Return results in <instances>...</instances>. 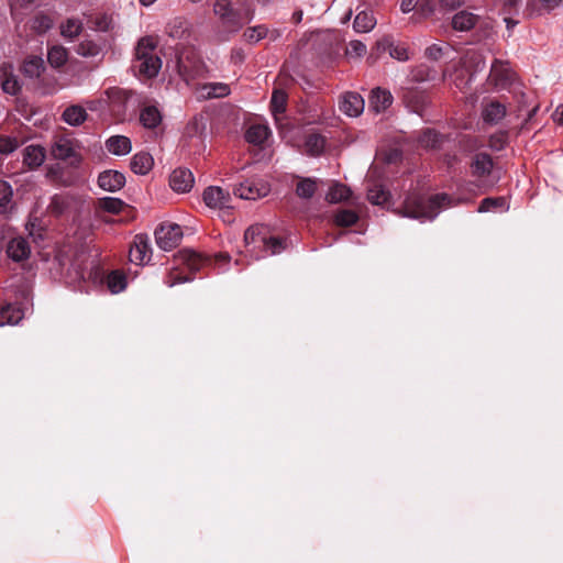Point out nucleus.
<instances>
[{
    "instance_id": "nucleus-41",
    "label": "nucleus",
    "mask_w": 563,
    "mask_h": 563,
    "mask_svg": "<svg viewBox=\"0 0 563 563\" xmlns=\"http://www.w3.org/2000/svg\"><path fill=\"white\" fill-rule=\"evenodd\" d=\"M351 195L350 188L343 184H334L330 187L327 194V200L331 203H338L346 200Z\"/></svg>"
},
{
    "instance_id": "nucleus-7",
    "label": "nucleus",
    "mask_w": 563,
    "mask_h": 563,
    "mask_svg": "<svg viewBox=\"0 0 563 563\" xmlns=\"http://www.w3.org/2000/svg\"><path fill=\"white\" fill-rule=\"evenodd\" d=\"M177 68L179 75L187 84L201 76L205 71L202 62L191 51L181 53L178 56Z\"/></svg>"
},
{
    "instance_id": "nucleus-14",
    "label": "nucleus",
    "mask_w": 563,
    "mask_h": 563,
    "mask_svg": "<svg viewBox=\"0 0 563 563\" xmlns=\"http://www.w3.org/2000/svg\"><path fill=\"white\" fill-rule=\"evenodd\" d=\"M125 184V177L117 170H104L98 177V185L106 191H118Z\"/></svg>"
},
{
    "instance_id": "nucleus-58",
    "label": "nucleus",
    "mask_w": 563,
    "mask_h": 563,
    "mask_svg": "<svg viewBox=\"0 0 563 563\" xmlns=\"http://www.w3.org/2000/svg\"><path fill=\"white\" fill-rule=\"evenodd\" d=\"M389 54L393 58H396L401 62L407 60L409 58L408 49L404 45L391 46Z\"/></svg>"
},
{
    "instance_id": "nucleus-27",
    "label": "nucleus",
    "mask_w": 563,
    "mask_h": 563,
    "mask_svg": "<svg viewBox=\"0 0 563 563\" xmlns=\"http://www.w3.org/2000/svg\"><path fill=\"white\" fill-rule=\"evenodd\" d=\"M154 159L150 153H136L131 159V169L139 175H146L153 167Z\"/></svg>"
},
{
    "instance_id": "nucleus-35",
    "label": "nucleus",
    "mask_w": 563,
    "mask_h": 563,
    "mask_svg": "<svg viewBox=\"0 0 563 563\" xmlns=\"http://www.w3.org/2000/svg\"><path fill=\"white\" fill-rule=\"evenodd\" d=\"M189 23L185 18H174L167 25L169 36L174 38H183L188 33Z\"/></svg>"
},
{
    "instance_id": "nucleus-29",
    "label": "nucleus",
    "mask_w": 563,
    "mask_h": 563,
    "mask_svg": "<svg viewBox=\"0 0 563 563\" xmlns=\"http://www.w3.org/2000/svg\"><path fill=\"white\" fill-rule=\"evenodd\" d=\"M0 84L2 90L11 96L16 95L21 89L18 78L10 71L9 67L0 68Z\"/></svg>"
},
{
    "instance_id": "nucleus-8",
    "label": "nucleus",
    "mask_w": 563,
    "mask_h": 563,
    "mask_svg": "<svg viewBox=\"0 0 563 563\" xmlns=\"http://www.w3.org/2000/svg\"><path fill=\"white\" fill-rule=\"evenodd\" d=\"M183 239V230L176 223H162L155 231V240L159 249L170 251Z\"/></svg>"
},
{
    "instance_id": "nucleus-4",
    "label": "nucleus",
    "mask_w": 563,
    "mask_h": 563,
    "mask_svg": "<svg viewBox=\"0 0 563 563\" xmlns=\"http://www.w3.org/2000/svg\"><path fill=\"white\" fill-rule=\"evenodd\" d=\"M51 155L58 161L77 167L82 161L79 142L68 136H57L51 145Z\"/></svg>"
},
{
    "instance_id": "nucleus-2",
    "label": "nucleus",
    "mask_w": 563,
    "mask_h": 563,
    "mask_svg": "<svg viewBox=\"0 0 563 563\" xmlns=\"http://www.w3.org/2000/svg\"><path fill=\"white\" fill-rule=\"evenodd\" d=\"M247 251L255 258L280 253L285 249L282 239L269 234L268 228L262 224L250 227L244 233Z\"/></svg>"
},
{
    "instance_id": "nucleus-10",
    "label": "nucleus",
    "mask_w": 563,
    "mask_h": 563,
    "mask_svg": "<svg viewBox=\"0 0 563 563\" xmlns=\"http://www.w3.org/2000/svg\"><path fill=\"white\" fill-rule=\"evenodd\" d=\"M205 203L212 209L229 208L231 203V195L229 191L219 186H210L202 194Z\"/></svg>"
},
{
    "instance_id": "nucleus-1",
    "label": "nucleus",
    "mask_w": 563,
    "mask_h": 563,
    "mask_svg": "<svg viewBox=\"0 0 563 563\" xmlns=\"http://www.w3.org/2000/svg\"><path fill=\"white\" fill-rule=\"evenodd\" d=\"M213 13L227 32L236 33L251 22L254 9L249 0H216Z\"/></svg>"
},
{
    "instance_id": "nucleus-28",
    "label": "nucleus",
    "mask_w": 563,
    "mask_h": 563,
    "mask_svg": "<svg viewBox=\"0 0 563 563\" xmlns=\"http://www.w3.org/2000/svg\"><path fill=\"white\" fill-rule=\"evenodd\" d=\"M24 317L22 309L8 303L0 309V327L5 324H18Z\"/></svg>"
},
{
    "instance_id": "nucleus-38",
    "label": "nucleus",
    "mask_w": 563,
    "mask_h": 563,
    "mask_svg": "<svg viewBox=\"0 0 563 563\" xmlns=\"http://www.w3.org/2000/svg\"><path fill=\"white\" fill-rule=\"evenodd\" d=\"M68 59V52L60 45H55L48 49L47 60L52 67L58 68L66 64Z\"/></svg>"
},
{
    "instance_id": "nucleus-49",
    "label": "nucleus",
    "mask_w": 563,
    "mask_h": 563,
    "mask_svg": "<svg viewBox=\"0 0 563 563\" xmlns=\"http://www.w3.org/2000/svg\"><path fill=\"white\" fill-rule=\"evenodd\" d=\"M12 200V188L3 180H0V213L5 212Z\"/></svg>"
},
{
    "instance_id": "nucleus-23",
    "label": "nucleus",
    "mask_w": 563,
    "mask_h": 563,
    "mask_svg": "<svg viewBox=\"0 0 563 563\" xmlns=\"http://www.w3.org/2000/svg\"><path fill=\"white\" fill-rule=\"evenodd\" d=\"M106 148L113 155L122 156L131 152L132 144L128 136L114 135L106 141Z\"/></svg>"
},
{
    "instance_id": "nucleus-64",
    "label": "nucleus",
    "mask_w": 563,
    "mask_h": 563,
    "mask_svg": "<svg viewBox=\"0 0 563 563\" xmlns=\"http://www.w3.org/2000/svg\"><path fill=\"white\" fill-rule=\"evenodd\" d=\"M501 5L504 7L505 11L511 12L520 0H499Z\"/></svg>"
},
{
    "instance_id": "nucleus-13",
    "label": "nucleus",
    "mask_w": 563,
    "mask_h": 563,
    "mask_svg": "<svg viewBox=\"0 0 563 563\" xmlns=\"http://www.w3.org/2000/svg\"><path fill=\"white\" fill-rule=\"evenodd\" d=\"M364 99L360 93L345 92L340 100V110L349 117H358L364 110Z\"/></svg>"
},
{
    "instance_id": "nucleus-53",
    "label": "nucleus",
    "mask_w": 563,
    "mask_h": 563,
    "mask_svg": "<svg viewBox=\"0 0 563 563\" xmlns=\"http://www.w3.org/2000/svg\"><path fill=\"white\" fill-rule=\"evenodd\" d=\"M20 146V141L15 136L2 135L0 136V153L11 154Z\"/></svg>"
},
{
    "instance_id": "nucleus-16",
    "label": "nucleus",
    "mask_w": 563,
    "mask_h": 563,
    "mask_svg": "<svg viewBox=\"0 0 563 563\" xmlns=\"http://www.w3.org/2000/svg\"><path fill=\"white\" fill-rule=\"evenodd\" d=\"M7 254L14 262L27 260L31 254L30 244L24 238H13L8 242Z\"/></svg>"
},
{
    "instance_id": "nucleus-17",
    "label": "nucleus",
    "mask_w": 563,
    "mask_h": 563,
    "mask_svg": "<svg viewBox=\"0 0 563 563\" xmlns=\"http://www.w3.org/2000/svg\"><path fill=\"white\" fill-rule=\"evenodd\" d=\"M506 106L497 100H490L483 106L482 118L484 122L489 124L499 123L506 115Z\"/></svg>"
},
{
    "instance_id": "nucleus-52",
    "label": "nucleus",
    "mask_w": 563,
    "mask_h": 563,
    "mask_svg": "<svg viewBox=\"0 0 563 563\" xmlns=\"http://www.w3.org/2000/svg\"><path fill=\"white\" fill-rule=\"evenodd\" d=\"M77 53L85 57H95L99 55L100 46L93 41L86 40L78 45Z\"/></svg>"
},
{
    "instance_id": "nucleus-30",
    "label": "nucleus",
    "mask_w": 563,
    "mask_h": 563,
    "mask_svg": "<svg viewBox=\"0 0 563 563\" xmlns=\"http://www.w3.org/2000/svg\"><path fill=\"white\" fill-rule=\"evenodd\" d=\"M271 131L267 125L253 124L245 132V140L250 144L262 145L269 136Z\"/></svg>"
},
{
    "instance_id": "nucleus-36",
    "label": "nucleus",
    "mask_w": 563,
    "mask_h": 563,
    "mask_svg": "<svg viewBox=\"0 0 563 563\" xmlns=\"http://www.w3.org/2000/svg\"><path fill=\"white\" fill-rule=\"evenodd\" d=\"M325 145V140L319 134H310L307 136L305 142V152L310 156L320 155Z\"/></svg>"
},
{
    "instance_id": "nucleus-37",
    "label": "nucleus",
    "mask_w": 563,
    "mask_h": 563,
    "mask_svg": "<svg viewBox=\"0 0 563 563\" xmlns=\"http://www.w3.org/2000/svg\"><path fill=\"white\" fill-rule=\"evenodd\" d=\"M156 43L153 37H142L135 48L136 63L155 54Z\"/></svg>"
},
{
    "instance_id": "nucleus-15",
    "label": "nucleus",
    "mask_w": 563,
    "mask_h": 563,
    "mask_svg": "<svg viewBox=\"0 0 563 563\" xmlns=\"http://www.w3.org/2000/svg\"><path fill=\"white\" fill-rule=\"evenodd\" d=\"M393 103V96L389 90L376 87L369 95V110L375 113L384 112Z\"/></svg>"
},
{
    "instance_id": "nucleus-51",
    "label": "nucleus",
    "mask_w": 563,
    "mask_h": 563,
    "mask_svg": "<svg viewBox=\"0 0 563 563\" xmlns=\"http://www.w3.org/2000/svg\"><path fill=\"white\" fill-rule=\"evenodd\" d=\"M358 216L352 210H341L335 214V223L340 227H350L356 223Z\"/></svg>"
},
{
    "instance_id": "nucleus-54",
    "label": "nucleus",
    "mask_w": 563,
    "mask_h": 563,
    "mask_svg": "<svg viewBox=\"0 0 563 563\" xmlns=\"http://www.w3.org/2000/svg\"><path fill=\"white\" fill-rule=\"evenodd\" d=\"M188 280H190V278L187 277V276H183L181 273L178 272V268H172L170 272L168 273L166 279H165V284L168 287H173L176 284L185 283V282H188Z\"/></svg>"
},
{
    "instance_id": "nucleus-40",
    "label": "nucleus",
    "mask_w": 563,
    "mask_h": 563,
    "mask_svg": "<svg viewBox=\"0 0 563 563\" xmlns=\"http://www.w3.org/2000/svg\"><path fill=\"white\" fill-rule=\"evenodd\" d=\"M202 95L208 98H222L230 95V87L223 82H212L202 86Z\"/></svg>"
},
{
    "instance_id": "nucleus-62",
    "label": "nucleus",
    "mask_w": 563,
    "mask_h": 563,
    "mask_svg": "<svg viewBox=\"0 0 563 563\" xmlns=\"http://www.w3.org/2000/svg\"><path fill=\"white\" fill-rule=\"evenodd\" d=\"M542 8L547 11H551L563 3V0H540Z\"/></svg>"
},
{
    "instance_id": "nucleus-34",
    "label": "nucleus",
    "mask_w": 563,
    "mask_h": 563,
    "mask_svg": "<svg viewBox=\"0 0 563 563\" xmlns=\"http://www.w3.org/2000/svg\"><path fill=\"white\" fill-rule=\"evenodd\" d=\"M509 206L504 197H488L481 201L478 212H488L493 210L506 211Z\"/></svg>"
},
{
    "instance_id": "nucleus-3",
    "label": "nucleus",
    "mask_w": 563,
    "mask_h": 563,
    "mask_svg": "<svg viewBox=\"0 0 563 563\" xmlns=\"http://www.w3.org/2000/svg\"><path fill=\"white\" fill-rule=\"evenodd\" d=\"M451 206V198L446 194L434 195L429 198L421 196H409L402 206V214L405 217L432 220L434 219L442 207Z\"/></svg>"
},
{
    "instance_id": "nucleus-21",
    "label": "nucleus",
    "mask_w": 563,
    "mask_h": 563,
    "mask_svg": "<svg viewBox=\"0 0 563 563\" xmlns=\"http://www.w3.org/2000/svg\"><path fill=\"white\" fill-rule=\"evenodd\" d=\"M45 157V148L41 145L31 144L23 150V163L29 168L40 167L44 163Z\"/></svg>"
},
{
    "instance_id": "nucleus-42",
    "label": "nucleus",
    "mask_w": 563,
    "mask_h": 563,
    "mask_svg": "<svg viewBox=\"0 0 563 563\" xmlns=\"http://www.w3.org/2000/svg\"><path fill=\"white\" fill-rule=\"evenodd\" d=\"M107 285L112 294L124 290L126 287L125 275L119 271L111 272L107 277Z\"/></svg>"
},
{
    "instance_id": "nucleus-48",
    "label": "nucleus",
    "mask_w": 563,
    "mask_h": 563,
    "mask_svg": "<svg viewBox=\"0 0 563 563\" xmlns=\"http://www.w3.org/2000/svg\"><path fill=\"white\" fill-rule=\"evenodd\" d=\"M441 135L432 130L424 131L419 137V143L423 147L434 148L441 144Z\"/></svg>"
},
{
    "instance_id": "nucleus-22",
    "label": "nucleus",
    "mask_w": 563,
    "mask_h": 563,
    "mask_svg": "<svg viewBox=\"0 0 563 563\" xmlns=\"http://www.w3.org/2000/svg\"><path fill=\"white\" fill-rule=\"evenodd\" d=\"M477 22L478 15L467 10H462L452 18L453 29L461 32L470 31Z\"/></svg>"
},
{
    "instance_id": "nucleus-39",
    "label": "nucleus",
    "mask_w": 563,
    "mask_h": 563,
    "mask_svg": "<svg viewBox=\"0 0 563 563\" xmlns=\"http://www.w3.org/2000/svg\"><path fill=\"white\" fill-rule=\"evenodd\" d=\"M82 27V22L79 19L70 18L60 24V34L73 40L81 33Z\"/></svg>"
},
{
    "instance_id": "nucleus-9",
    "label": "nucleus",
    "mask_w": 563,
    "mask_h": 563,
    "mask_svg": "<svg viewBox=\"0 0 563 563\" xmlns=\"http://www.w3.org/2000/svg\"><path fill=\"white\" fill-rule=\"evenodd\" d=\"M268 192L269 185L264 180H246L234 189L235 196L246 200H256L267 196Z\"/></svg>"
},
{
    "instance_id": "nucleus-61",
    "label": "nucleus",
    "mask_w": 563,
    "mask_h": 563,
    "mask_svg": "<svg viewBox=\"0 0 563 563\" xmlns=\"http://www.w3.org/2000/svg\"><path fill=\"white\" fill-rule=\"evenodd\" d=\"M505 141H506L505 134H499V135L493 136L490 139V146L496 150H500L504 147Z\"/></svg>"
},
{
    "instance_id": "nucleus-26",
    "label": "nucleus",
    "mask_w": 563,
    "mask_h": 563,
    "mask_svg": "<svg viewBox=\"0 0 563 563\" xmlns=\"http://www.w3.org/2000/svg\"><path fill=\"white\" fill-rule=\"evenodd\" d=\"M87 117L88 114L85 108L78 104L67 107L62 114L63 121L71 126L82 124L87 120Z\"/></svg>"
},
{
    "instance_id": "nucleus-57",
    "label": "nucleus",
    "mask_w": 563,
    "mask_h": 563,
    "mask_svg": "<svg viewBox=\"0 0 563 563\" xmlns=\"http://www.w3.org/2000/svg\"><path fill=\"white\" fill-rule=\"evenodd\" d=\"M445 47H448V45L432 44L426 48L424 54L429 59L438 60L442 57Z\"/></svg>"
},
{
    "instance_id": "nucleus-47",
    "label": "nucleus",
    "mask_w": 563,
    "mask_h": 563,
    "mask_svg": "<svg viewBox=\"0 0 563 563\" xmlns=\"http://www.w3.org/2000/svg\"><path fill=\"white\" fill-rule=\"evenodd\" d=\"M389 194L380 186L374 185L368 188L367 199L373 205H383L388 200Z\"/></svg>"
},
{
    "instance_id": "nucleus-55",
    "label": "nucleus",
    "mask_w": 563,
    "mask_h": 563,
    "mask_svg": "<svg viewBox=\"0 0 563 563\" xmlns=\"http://www.w3.org/2000/svg\"><path fill=\"white\" fill-rule=\"evenodd\" d=\"M366 53V45L361 41H351L346 54L352 57H361Z\"/></svg>"
},
{
    "instance_id": "nucleus-20",
    "label": "nucleus",
    "mask_w": 563,
    "mask_h": 563,
    "mask_svg": "<svg viewBox=\"0 0 563 563\" xmlns=\"http://www.w3.org/2000/svg\"><path fill=\"white\" fill-rule=\"evenodd\" d=\"M163 114L156 106H145L140 110V122L148 130H154L161 125Z\"/></svg>"
},
{
    "instance_id": "nucleus-18",
    "label": "nucleus",
    "mask_w": 563,
    "mask_h": 563,
    "mask_svg": "<svg viewBox=\"0 0 563 563\" xmlns=\"http://www.w3.org/2000/svg\"><path fill=\"white\" fill-rule=\"evenodd\" d=\"M489 78L496 87H505L512 79V71L506 63L495 60L490 68Z\"/></svg>"
},
{
    "instance_id": "nucleus-45",
    "label": "nucleus",
    "mask_w": 563,
    "mask_h": 563,
    "mask_svg": "<svg viewBox=\"0 0 563 563\" xmlns=\"http://www.w3.org/2000/svg\"><path fill=\"white\" fill-rule=\"evenodd\" d=\"M43 70V59L33 56L24 62L23 73L29 77H38Z\"/></svg>"
},
{
    "instance_id": "nucleus-6",
    "label": "nucleus",
    "mask_w": 563,
    "mask_h": 563,
    "mask_svg": "<svg viewBox=\"0 0 563 563\" xmlns=\"http://www.w3.org/2000/svg\"><path fill=\"white\" fill-rule=\"evenodd\" d=\"M493 169V159L488 154H476L471 163L472 175L478 180L476 183H468L467 190L473 191L474 195L483 194L486 190L482 178L488 176Z\"/></svg>"
},
{
    "instance_id": "nucleus-60",
    "label": "nucleus",
    "mask_w": 563,
    "mask_h": 563,
    "mask_svg": "<svg viewBox=\"0 0 563 563\" xmlns=\"http://www.w3.org/2000/svg\"><path fill=\"white\" fill-rule=\"evenodd\" d=\"M463 0H439L440 8L443 10H453L460 7Z\"/></svg>"
},
{
    "instance_id": "nucleus-11",
    "label": "nucleus",
    "mask_w": 563,
    "mask_h": 563,
    "mask_svg": "<svg viewBox=\"0 0 563 563\" xmlns=\"http://www.w3.org/2000/svg\"><path fill=\"white\" fill-rule=\"evenodd\" d=\"M130 261L132 263L142 265L151 258V245L148 238L143 234H139L134 238L133 244L129 252Z\"/></svg>"
},
{
    "instance_id": "nucleus-25",
    "label": "nucleus",
    "mask_w": 563,
    "mask_h": 563,
    "mask_svg": "<svg viewBox=\"0 0 563 563\" xmlns=\"http://www.w3.org/2000/svg\"><path fill=\"white\" fill-rule=\"evenodd\" d=\"M134 67L141 75L147 78H153L158 74L162 67V60L157 55H151L150 57L137 62Z\"/></svg>"
},
{
    "instance_id": "nucleus-24",
    "label": "nucleus",
    "mask_w": 563,
    "mask_h": 563,
    "mask_svg": "<svg viewBox=\"0 0 563 563\" xmlns=\"http://www.w3.org/2000/svg\"><path fill=\"white\" fill-rule=\"evenodd\" d=\"M176 261L185 265L190 272H198L207 262L199 254L191 250H183L177 256Z\"/></svg>"
},
{
    "instance_id": "nucleus-43",
    "label": "nucleus",
    "mask_w": 563,
    "mask_h": 563,
    "mask_svg": "<svg viewBox=\"0 0 563 563\" xmlns=\"http://www.w3.org/2000/svg\"><path fill=\"white\" fill-rule=\"evenodd\" d=\"M107 101L112 106H122L130 97V92L119 87H111L104 91Z\"/></svg>"
},
{
    "instance_id": "nucleus-32",
    "label": "nucleus",
    "mask_w": 563,
    "mask_h": 563,
    "mask_svg": "<svg viewBox=\"0 0 563 563\" xmlns=\"http://www.w3.org/2000/svg\"><path fill=\"white\" fill-rule=\"evenodd\" d=\"M98 208L102 211L118 214L123 212L126 208H129V206L119 198L104 197L98 200Z\"/></svg>"
},
{
    "instance_id": "nucleus-56",
    "label": "nucleus",
    "mask_w": 563,
    "mask_h": 563,
    "mask_svg": "<svg viewBox=\"0 0 563 563\" xmlns=\"http://www.w3.org/2000/svg\"><path fill=\"white\" fill-rule=\"evenodd\" d=\"M435 11V0H419L418 12L423 16L428 18Z\"/></svg>"
},
{
    "instance_id": "nucleus-31",
    "label": "nucleus",
    "mask_w": 563,
    "mask_h": 563,
    "mask_svg": "<svg viewBox=\"0 0 563 563\" xmlns=\"http://www.w3.org/2000/svg\"><path fill=\"white\" fill-rule=\"evenodd\" d=\"M287 107V93L284 90L276 89L273 91L271 99V110L276 120L279 121V115L284 114Z\"/></svg>"
},
{
    "instance_id": "nucleus-50",
    "label": "nucleus",
    "mask_w": 563,
    "mask_h": 563,
    "mask_svg": "<svg viewBox=\"0 0 563 563\" xmlns=\"http://www.w3.org/2000/svg\"><path fill=\"white\" fill-rule=\"evenodd\" d=\"M53 26V20L46 14H37L32 20L31 27L37 33H45Z\"/></svg>"
},
{
    "instance_id": "nucleus-44",
    "label": "nucleus",
    "mask_w": 563,
    "mask_h": 563,
    "mask_svg": "<svg viewBox=\"0 0 563 563\" xmlns=\"http://www.w3.org/2000/svg\"><path fill=\"white\" fill-rule=\"evenodd\" d=\"M317 190V181L312 178H301L296 186V194L303 199L311 198Z\"/></svg>"
},
{
    "instance_id": "nucleus-5",
    "label": "nucleus",
    "mask_w": 563,
    "mask_h": 563,
    "mask_svg": "<svg viewBox=\"0 0 563 563\" xmlns=\"http://www.w3.org/2000/svg\"><path fill=\"white\" fill-rule=\"evenodd\" d=\"M461 70H455L453 82L456 88L463 90L470 84L475 71L485 67L482 56L475 52H470L461 60Z\"/></svg>"
},
{
    "instance_id": "nucleus-59",
    "label": "nucleus",
    "mask_w": 563,
    "mask_h": 563,
    "mask_svg": "<svg viewBox=\"0 0 563 563\" xmlns=\"http://www.w3.org/2000/svg\"><path fill=\"white\" fill-rule=\"evenodd\" d=\"M419 0H402L400 9L404 13H409L412 10H418Z\"/></svg>"
},
{
    "instance_id": "nucleus-46",
    "label": "nucleus",
    "mask_w": 563,
    "mask_h": 563,
    "mask_svg": "<svg viewBox=\"0 0 563 563\" xmlns=\"http://www.w3.org/2000/svg\"><path fill=\"white\" fill-rule=\"evenodd\" d=\"M68 199L63 196L55 195L52 197L51 202L47 207V211L54 216L63 214L68 208Z\"/></svg>"
},
{
    "instance_id": "nucleus-12",
    "label": "nucleus",
    "mask_w": 563,
    "mask_h": 563,
    "mask_svg": "<svg viewBox=\"0 0 563 563\" xmlns=\"http://www.w3.org/2000/svg\"><path fill=\"white\" fill-rule=\"evenodd\" d=\"M194 175L187 168H177L172 173L169 177V186L176 192H188L194 187Z\"/></svg>"
},
{
    "instance_id": "nucleus-33",
    "label": "nucleus",
    "mask_w": 563,
    "mask_h": 563,
    "mask_svg": "<svg viewBox=\"0 0 563 563\" xmlns=\"http://www.w3.org/2000/svg\"><path fill=\"white\" fill-rule=\"evenodd\" d=\"M376 25V19L372 12H360L353 22V27L358 33L369 32Z\"/></svg>"
},
{
    "instance_id": "nucleus-19",
    "label": "nucleus",
    "mask_w": 563,
    "mask_h": 563,
    "mask_svg": "<svg viewBox=\"0 0 563 563\" xmlns=\"http://www.w3.org/2000/svg\"><path fill=\"white\" fill-rule=\"evenodd\" d=\"M280 36L279 31H269L265 25H256L249 27L243 33V38L250 44H255L265 37H269L272 41L277 40Z\"/></svg>"
},
{
    "instance_id": "nucleus-63",
    "label": "nucleus",
    "mask_w": 563,
    "mask_h": 563,
    "mask_svg": "<svg viewBox=\"0 0 563 563\" xmlns=\"http://www.w3.org/2000/svg\"><path fill=\"white\" fill-rule=\"evenodd\" d=\"M553 121L563 125V104H559L552 114Z\"/></svg>"
}]
</instances>
